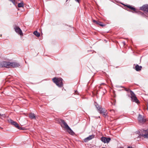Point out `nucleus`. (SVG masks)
I'll return each instance as SVG.
<instances>
[{
  "mask_svg": "<svg viewBox=\"0 0 148 148\" xmlns=\"http://www.w3.org/2000/svg\"><path fill=\"white\" fill-rule=\"evenodd\" d=\"M61 123H60V125L62 127L64 128L67 132L70 134L73 135L74 134V132L71 129L68 125L67 123L65 122V121H61Z\"/></svg>",
  "mask_w": 148,
  "mask_h": 148,
  "instance_id": "1",
  "label": "nucleus"
},
{
  "mask_svg": "<svg viewBox=\"0 0 148 148\" xmlns=\"http://www.w3.org/2000/svg\"><path fill=\"white\" fill-rule=\"evenodd\" d=\"M53 82L59 87H62L63 85L62 79L61 78L54 77L52 79Z\"/></svg>",
  "mask_w": 148,
  "mask_h": 148,
  "instance_id": "2",
  "label": "nucleus"
},
{
  "mask_svg": "<svg viewBox=\"0 0 148 148\" xmlns=\"http://www.w3.org/2000/svg\"><path fill=\"white\" fill-rule=\"evenodd\" d=\"M130 95H131V98L132 101L133 102H134L137 103H139V100L137 99L135 95L134 92L131 90H130Z\"/></svg>",
  "mask_w": 148,
  "mask_h": 148,
  "instance_id": "3",
  "label": "nucleus"
},
{
  "mask_svg": "<svg viewBox=\"0 0 148 148\" xmlns=\"http://www.w3.org/2000/svg\"><path fill=\"white\" fill-rule=\"evenodd\" d=\"M0 67H5L10 68V62L5 61L0 63Z\"/></svg>",
  "mask_w": 148,
  "mask_h": 148,
  "instance_id": "4",
  "label": "nucleus"
},
{
  "mask_svg": "<svg viewBox=\"0 0 148 148\" xmlns=\"http://www.w3.org/2000/svg\"><path fill=\"white\" fill-rule=\"evenodd\" d=\"M8 122L14 125L16 128L19 130H23V128L19 126L18 124L16 122L14 121H8Z\"/></svg>",
  "mask_w": 148,
  "mask_h": 148,
  "instance_id": "5",
  "label": "nucleus"
},
{
  "mask_svg": "<svg viewBox=\"0 0 148 148\" xmlns=\"http://www.w3.org/2000/svg\"><path fill=\"white\" fill-rule=\"evenodd\" d=\"M140 137L142 136L145 138H148V129L146 130H143L142 134H140Z\"/></svg>",
  "mask_w": 148,
  "mask_h": 148,
  "instance_id": "6",
  "label": "nucleus"
},
{
  "mask_svg": "<svg viewBox=\"0 0 148 148\" xmlns=\"http://www.w3.org/2000/svg\"><path fill=\"white\" fill-rule=\"evenodd\" d=\"M14 29L15 31L20 35H23V33L22 31L20 29V28L18 26H15L14 27Z\"/></svg>",
  "mask_w": 148,
  "mask_h": 148,
  "instance_id": "7",
  "label": "nucleus"
},
{
  "mask_svg": "<svg viewBox=\"0 0 148 148\" xmlns=\"http://www.w3.org/2000/svg\"><path fill=\"white\" fill-rule=\"evenodd\" d=\"M20 66L19 63L15 62H10V68L11 67L16 68Z\"/></svg>",
  "mask_w": 148,
  "mask_h": 148,
  "instance_id": "8",
  "label": "nucleus"
},
{
  "mask_svg": "<svg viewBox=\"0 0 148 148\" xmlns=\"http://www.w3.org/2000/svg\"><path fill=\"white\" fill-rule=\"evenodd\" d=\"M141 10L144 11H146L148 12V5L146 4L143 5L140 8Z\"/></svg>",
  "mask_w": 148,
  "mask_h": 148,
  "instance_id": "9",
  "label": "nucleus"
},
{
  "mask_svg": "<svg viewBox=\"0 0 148 148\" xmlns=\"http://www.w3.org/2000/svg\"><path fill=\"white\" fill-rule=\"evenodd\" d=\"M111 140L110 138H106L102 137V142L104 143H108Z\"/></svg>",
  "mask_w": 148,
  "mask_h": 148,
  "instance_id": "10",
  "label": "nucleus"
},
{
  "mask_svg": "<svg viewBox=\"0 0 148 148\" xmlns=\"http://www.w3.org/2000/svg\"><path fill=\"white\" fill-rule=\"evenodd\" d=\"M142 67L141 66H140L137 64L135 67H133V68L136 71H139L141 70Z\"/></svg>",
  "mask_w": 148,
  "mask_h": 148,
  "instance_id": "11",
  "label": "nucleus"
},
{
  "mask_svg": "<svg viewBox=\"0 0 148 148\" xmlns=\"http://www.w3.org/2000/svg\"><path fill=\"white\" fill-rule=\"evenodd\" d=\"M94 138V135H90L88 137H87L84 139V141L85 142H88V141H89V140L92 139Z\"/></svg>",
  "mask_w": 148,
  "mask_h": 148,
  "instance_id": "12",
  "label": "nucleus"
},
{
  "mask_svg": "<svg viewBox=\"0 0 148 148\" xmlns=\"http://www.w3.org/2000/svg\"><path fill=\"white\" fill-rule=\"evenodd\" d=\"M107 114V111L106 110H105V112L104 109L102 108V117L103 116L105 117V118H107L108 117Z\"/></svg>",
  "mask_w": 148,
  "mask_h": 148,
  "instance_id": "13",
  "label": "nucleus"
},
{
  "mask_svg": "<svg viewBox=\"0 0 148 148\" xmlns=\"http://www.w3.org/2000/svg\"><path fill=\"white\" fill-rule=\"evenodd\" d=\"M29 117L32 119H36V117L35 116V114H34L32 113H31L29 114Z\"/></svg>",
  "mask_w": 148,
  "mask_h": 148,
  "instance_id": "14",
  "label": "nucleus"
},
{
  "mask_svg": "<svg viewBox=\"0 0 148 148\" xmlns=\"http://www.w3.org/2000/svg\"><path fill=\"white\" fill-rule=\"evenodd\" d=\"M144 116L139 114L138 118V120H146V119H144Z\"/></svg>",
  "mask_w": 148,
  "mask_h": 148,
  "instance_id": "15",
  "label": "nucleus"
},
{
  "mask_svg": "<svg viewBox=\"0 0 148 148\" xmlns=\"http://www.w3.org/2000/svg\"><path fill=\"white\" fill-rule=\"evenodd\" d=\"M93 21L95 23L102 26V23L99 21H96L95 20H93Z\"/></svg>",
  "mask_w": 148,
  "mask_h": 148,
  "instance_id": "16",
  "label": "nucleus"
},
{
  "mask_svg": "<svg viewBox=\"0 0 148 148\" xmlns=\"http://www.w3.org/2000/svg\"><path fill=\"white\" fill-rule=\"evenodd\" d=\"M125 6H127L128 8H129V9L133 10L134 11H135L136 9L135 8H134L133 7H132L131 5H125Z\"/></svg>",
  "mask_w": 148,
  "mask_h": 148,
  "instance_id": "17",
  "label": "nucleus"
},
{
  "mask_svg": "<svg viewBox=\"0 0 148 148\" xmlns=\"http://www.w3.org/2000/svg\"><path fill=\"white\" fill-rule=\"evenodd\" d=\"M34 34L38 37H39L40 36V34L38 32L36 31H35L34 32Z\"/></svg>",
  "mask_w": 148,
  "mask_h": 148,
  "instance_id": "18",
  "label": "nucleus"
},
{
  "mask_svg": "<svg viewBox=\"0 0 148 148\" xmlns=\"http://www.w3.org/2000/svg\"><path fill=\"white\" fill-rule=\"evenodd\" d=\"M96 107L97 108L98 110V111H99V112L100 113H102V110H101V108H100L99 107V106L98 105H96Z\"/></svg>",
  "mask_w": 148,
  "mask_h": 148,
  "instance_id": "19",
  "label": "nucleus"
},
{
  "mask_svg": "<svg viewBox=\"0 0 148 148\" xmlns=\"http://www.w3.org/2000/svg\"><path fill=\"white\" fill-rule=\"evenodd\" d=\"M23 2H22L20 3H18V6L19 8H20L23 7Z\"/></svg>",
  "mask_w": 148,
  "mask_h": 148,
  "instance_id": "20",
  "label": "nucleus"
},
{
  "mask_svg": "<svg viewBox=\"0 0 148 148\" xmlns=\"http://www.w3.org/2000/svg\"><path fill=\"white\" fill-rule=\"evenodd\" d=\"M146 121H139V123L140 124H143L145 123Z\"/></svg>",
  "mask_w": 148,
  "mask_h": 148,
  "instance_id": "21",
  "label": "nucleus"
},
{
  "mask_svg": "<svg viewBox=\"0 0 148 148\" xmlns=\"http://www.w3.org/2000/svg\"><path fill=\"white\" fill-rule=\"evenodd\" d=\"M11 1L14 4H15V0H9Z\"/></svg>",
  "mask_w": 148,
  "mask_h": 148,
  "instance_id": "22",
  "label": "nucleus"
},
{
  "mask_svg": "<svg viewBox=\"0 0 148 148\" xmlns=\"http://www.w3.org/2000/svg\"><path fill=\"white\" fill-rule=\"evenodd\" d=\"M125 91H128L129 90V89H127L126 88H125Z\"/></svg>",
  "mask_w": 148,
  "mask_h": 148,
  "instance_id": "23",
  "label": "nucleus"
},
{
  "mask_svg": "<svg viewBox=\"0 0 148 148\" xmlns=\"http://www.w3.org/2000/svg\"><path fill=\"white\" fill-rule=\"evenodd\" d=\"M104 90V91H103V94H105V93L106 92V91L105 90Z\"/></svg>",
  "mask_w": 148,
  "mask_h": 148,
  "instance_id": "24",
  "label": "nucleus"
},
{
  "mask_svg": "<svg viewBox=\"0 0 148 148\" xmlns=\"http://www.w3.org/2000/svg\"><path fill=\"white\" fill-rule=\"evenodd\" d=\"M75 94H78L77 93V91H75Z\"/></svg>",
  "mask_w": 148,
  "mask_h": 148,
  "instance_id": "25",
  "label": "nucleus"
},
{
  "mask_svg": "<svg viewBox=\"0 0 148 148\" xmlns=\"http://www.w3.org/2000/svg\"><path fill=\"white\" fill-rule=\"evenodd\" d=\"M79 0H75V1H76L77 2H79Z\"/></svg>",
  "mask_w": 148,
  "mask_h": 148,
  "instance_id": "26",
  "label": "nucleus"
},
{
  "mask_svg": "<svg viewBox=\"0 0 148 148\" xmlns=\"http://www.w3.org/2000/svg\"><path fill=\"white\" fill-rule=\"evenodd\" d=\"M127 148H132V147H128Z\"/></svg>",
  "mask_w": 148,
  "mask_h": 148,
  "instance_id": "27",
  "label": "nucleus"
},
{
  "mask_svg": "<svg viewBox=\"0 0 148 148\" xmlns=\"http://www.w3.org/2000/svg\"><path fill=\"white\" fill-rule=\"evenodd\" d=\"M1 116L3 117H4L5 116L4 115H2V116Z\"/></svg>",
  "mask_w": 148,
  "mask_h": 148,
  "instance_id": "28",
  "label": "nucleus"
},
{
  "mask_svg": "<svg viewBox=\"0 0 148 148\" xmlns=\"http://www.w3.org/2000/svg\"><path fill=\"white\" fill-rule=\"evenodd\" d=\"M104 40L106 42H107V40Z\"/></svg>",
  "mask_w": 148,
  "mask_h": 148,
  "instance_id": "29",
  "label": "nucleus"
},
{
  "mask_svg": "<svg viewBox=\"0 0 148 148\" xmlns=\"http://www.w3.org/2000/svg\"><path fill=\"white\" fill-rule=\"evenodd\" d=\"M123 43L124 45H125V42H123Z\"/></svg>",
  "mask_w": 148,
  "mask_h": 148,
  "instance_id": "30",
  "label": "nucleus"
},
{
  "mask_svg": "<svg viewBox=\"0 0 148 148\" xmlns=\"http://www.w3.org/2000/svg\"><path fill=\"white\" fill-rule=\"evenodd\" d=\"M21 125H22V126H23V124H21Z\"/></svg>",
  "mask_w": 148,
  "mask_h": 148,
  "instance_id": "31",
  "label": "nucleus"
},
{
  "mask_svg": "<svg viewBox=\"0 0 148 148\" xmlns=\"http://www.w3.org/2000/svg\"><path fill=\"white\" fill-rule=\"evenodd\" d=\"M100 140L102 141V137L100 138Z\"/></svg>",
  "mask_w": 148,
  "mask_h": 148,
  "instance_id": "32",
  "label": "nucleus"
},
{
  "mask_svg": "<svg viewBox=\"0 0 148 148\" xmlns=\"http://www.w3.org/2000/svg\"><path fill=\"white\" fill-rule=\"evenodd\" d=\"M1 119H3L2 118H1Z\"/></svg>",
  "mask_w": 148,
  "mask_h": 148,
  "instance_id": "33",
  "label": "nucleus"
},
{
  "mask_svg": "<svg viewBox=\"0 0 148 148\" xmlns=\"http://www.w3.org/2000/svg\"><path fill=\"white\" fill-rule=\"evenodd\" d=\"M102 27H103V25L102 24Z\"/></svg>",
  "mask_w": 148,
  "mask_h": 148,
  "instance_id": "34",
  "label": "nucleus"
},
{
  "mask_svg": "<svg viewBox=\"0 0 148 148\" xmlns=\"http://www.w3.org/2000/svg\"><path fill=\"white\" fill-rule=\"evenodd\" d=\"M68 0H66V1H67Z\"/></svg>",
  "mask_w": 148,
  "mask_h": 148,
  "instance_id": "35",
  "label": "nucleus"
},
{
  "mask_svg": "<svg viewBox=\"0 0 148 148\" xmlns=\"http://www.w3.org/2000/svg\"><path fill=\"white\" fill-rule=\"evenodd\" d=\"M0 148H1V147H0Z\"/></svg>",
  "mask_w": 148,
  "mask_h": 148,
  "instance_id": "36",
  "label": "nucleus"
}]
</instances>
